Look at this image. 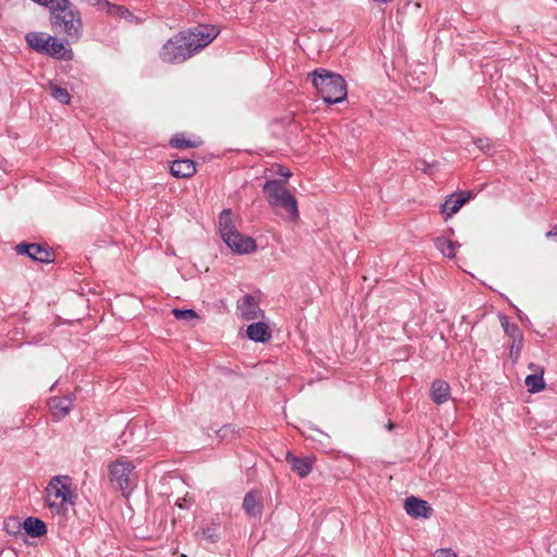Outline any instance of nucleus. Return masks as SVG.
Instances as JSON below:
<instances>
[{"mask_svg":"<svg viewBox=\"0 0 557 557\" xmlns=\"http://www.w3.org/2000/svg\"><path fill=\"white\" fill-rule=\"evenodd\" d=\"M309 76L317 92L326 103H339L346 99L347 86L339 74L325 69H317Z\"/></svg>","mask_w":557,"mask_h":557,"instance_id":"obj_1","label":"nucleus"},{"mask_svg":"<svg viewBox=\"0 0 557 557\" xmlns=\"http://www.w3.org/2000/svg\"><path fill=\"white\" fill-rule=\"evenodd\" d=\"M75 490L67 475L53 476L46 487V505L54 515H64L74 505Z\"/></svg>","mask_w":557,"mask_h":557,"instance_id":"obj_2","label":"nucleus"},{"mask_svg":"<svg viewBox=\"0 0 557 557\" xmlns=\"http://www.w3.org/2000/svg\"><path fill=\"white\" fill-rule=\"evenodd\" d=\"M189 37H172L163 45L160 57L164 62L180 63L207 47L215 37H198L197 42L188 41Z\"/></svg>","mask_w":557,"mask_h":557,"instance_id":"obj_3","label":"nucleus"},{"mask_svg":"<svg viewBox=\"0 0 557 557\" xmlns=\"http://www.w3.org/2000/svg\"><path fill=\"white\" fill-rule=\"evenodd\" d=\"M109 479L113 487L121 491L122 495L128 497L137 487L138 475L135 465L126 457H120L108 466Z\"/></svg>","mask_w":557,"mask_h":557,"instance_id":"obj_4","label":"nucleus"},{"mask_svg":"<svg viewBox=\"0 0 557 557\" xmlns=\"http://www.w3.org/2000/svg\"><path fill=\"white\" fill-rule=\"evenodd\" d=\"M263 193L271 207L285 210L287 219L290 221L298 219L297 200L281 182L267 181L263 185Z\"/></svg>","mask_w":557,"mask_h":557,"instance_id":"obj_5","label":"nucleus"},{"mask_svg":"<svg viewBox=\"0 0 557 557\" xmlns=\"http://www.w3.org/2000/svg\"><path fill=\"white\" fill-rule=\"evenodd\" d=\"M52 24L62 26V30L78 34L82 30V20L78 10L67 0L66 5L60 10H53Z\"/></svg>","mask_w":557,"mask_h":557,"instance_id":"obj_6","label":"nucleus"},{"mask_svg":"<svg viewBox=\"0 0 557 557\" xmlns=\"http://www.w3.org/2000/svg\"><path fill=\"white\" fill-rule=\"evenodd\" d=\"M238 315L246 321H253L263 318V311L259 306V299L250 294L244 295L237 300Z\"/></svg>","mask_w":557,"mask_h":557,"instance_id":"obj_7","label":"nucleus"},{"mask_svg":"<svg viewBox=\"0 0 557 557\" xmlns=\"http://www.w3.org/2000/svg\"><path fill=\"white\" fill-rule=\"evenodd\" d=\"M87 2L95 7L97 10L106 12L108 15L123 18L128 22L138 23L139 20L128 11V9L113 4L108 0H87Z\"/></svg>","mask_w":557,"mask_h":557,"instance_id":"obj_8","label":"nucleus"},{"mask_svg":"<svg viewBox=\"0 0 557 557\" xmlns=\"http://www.w3.org/2000/svg\"><path fill=\"white\" fill-rule=\"evenodd\" d=\"M473 194L471 191L465 190L458 194H451L445 200V202L441 207V212L445 215V219H449L451 215L457 213L460 208L467 203Z\"/></svg>","mask_w":557,"mask_h":557,"instance_id":"obj_9","label":"nucleus"},{"mask_svg":"<svg viewBox=\"0 0 557 557\" xmlns=\"http://www.w3.org/2000/svg\"><path fill=\"white\" fill-rule=\"evenodd\" d=\"M243 509L250 518L260 519L263 511V495L258 490L248 492L243 500Z\"/></svg>","mask_w":557,"mask_h":557,"instance_id":"obj_10","label":"nucleus"},{"mask_svg":"<svg viewBox=\"0 0 557 557\" xmlns=\"http://www.w3.org/2000/svg\"><path fill=\"white\" fill-rule=\"evenodd\" d=\"M15 250L18 255H27L35 261L44 263L52 261V252L47 247L38 244H18Z\"/></svg>","mask_w":557,"mask_h":557,"instance_id":"obj_11","label":"nucleus"},{"mask_svg":"<svg viewBox=\"0 0 557 557\" xmlns=\"http://www.w3.org/2000/svg\"><path fill=\"white\" fill-rule=\"evenodd\" d=\"M230 239L224 238V243L237 253H249L256 249L255 240L249 236H244L238 231L230 234Z\"/></svg>","mask_w":557,"mask_h":557,"instance_id":"obj_12","label":"nucleus"},{"mask_svg":"<svg viewBox=\"0 0 557 557\" xmlns=\"http://www.w3.org/2000/svg\"><path fill=\"white\" fill-rule=\"evenodd\" d=\"M405 510L412 518H423L426 519L432 515V507L429 505L426 500L417 498L414 496L407 497L405 499Z\"/></svg>","mask_w":557,"mask_h":557,"instance_id":"obj_13","label":"nucleus"},{"mask_svg":"<svg viewBox=\"0 0 557 557\" xmlns=\"http://www.w3.org/2000/svg\"><path fill=\"white\" fill-rule=\"evenodd\" d=\"M286 461L290 465L292 470L300 478H306L312 471L313 459L310 457L300 458L288 451L286 454Z\"/></svg>","mask_w":557,"mask_h":557,"instance_id":"obj_14","label":"nucleus"},{"mask_svg":"<svg viewBox=\"0 0 557 557\" xmlns=\"http://www.w3.org/2000/svg\"><path fill=\"white\" fill-rule=\"evenodd\" d=\"M49 46L46 50V54L51 55L57 59H71L72 51L66 47L62 37H48Z\"/></svg>","mask_w":557,"mask_h":557,"instance_id":"obj_15","label":"nucleus"},{"mask_svg":"<svg viewBox=\"0 0 557 557\" xmlns=\"http://www.w3.org/2000/svg\"><path fill=\"white\" fill-rule=\"evenodd\" d=\"M171 174L177 178H188L196 173V164L190 159H181L172 162Z\"/></svg>","mask_w":557,"mask_h":557,"instance_id":"obj_16","label":"nucleus"},{"mask_svg":"<svg viewBox=\"0 0 557 557\" xmlns=\"http://www.w3.org/2000/svg\"><path fill=\"white\" fill-rule=\"evenodd\" d=\"M247 336L249 339L257 343L268 342L272 334L269 325L262 321L251 323L247 327Z\"/></svg>","mask_w":557,"mask_h":557,"instance_id":"obj_17","label":"nucleus"},{"mask_svg":"<svg viewBox=\"0 0 557 557\" xmlns=\"http://www.w3.org/2000/svg\"><path fill=\"white\" fill-rule=\"evenodd\" d=\"M449 395H450V387H449L448 383H446L442 380H436L433 382V384L431 386V396L435 404H438V405L444 404L445 401L448 400Z\"/></svg>","mask_w":557,"mask_h":557,"instance_id":"obj_18","label":"nucleus"},{"mask_svg":"<svg viewBox=\"0 0 557 557\" xmlns=\"http://www.w3.org/2000/svg\"><path fill=\"white\" fill-rule=\"evenodd\" d=\"M219 228H220V233H221V236H222L223 239L224 238L230 239V237H228L230 234L237 231L235 225H234L233 219H232V211H231V209H224L220 213Z\"/></svg>","mask_w":557,"mask_h":557,"instance_id":"obj_19","label":"nucleus"},{"mask_svg":"<svg viewBox=\"0 0 557 557\" xmlns=\"http://www.w3.org/2000/svg\"><path fill=\"white\" fill-rule=\"evenodd\" d=\"M23 529L28 535L33 537L42 536L47 532V527L45 522L34 517L25 519V521L23 522Z\"/></svg>","mask_w":557,"mask_h":557,"instance_id":"obj_20","label":"nucleus"},{"mask_svg":"<svg viewBox=\"0 0 557 557\" xmlns=\"http://www.w3.org/2000/svg\"><path fill=\"white\" fill-rule=\"evenodd\" d=\"M72 408V400L67 397L53 398L50 401V410L57 419L64 418Z\"/></svg>","mask_w":557,"mask_h":557,"instance_id":"obj_21","label":"nucleus"},{"mask_svg":"<svg viewBox=\"0 0 557 557\" xmlns=\"http://www.w3.org/2000/svg\"><path fill=\"white\" fill-rule=\"evenodd\" d=\"M543 375L544 369H536V373L529 374L525 377L524 384L530 393L535 394L545 388V381Z\"/></svg>","mask_w":557,"mask_h":557,"instance_id":"obj_22","label":"nucleus"},{"mask_svg":"<svg viewBox=\"0 0 557 557\" xmlns=\"http://www.w3.org/2000/svg\"><path fill=\"white\" fill-rule=\"evenodd\" d=\"M435 247L447 258H454L456 256L457 248L459 245L446 237H437L435 239Z\"/></svg>","mask_w":557,"mask_h":557,"instance_id":"obj_23","label":"nucleus"},{"mask_svg":"<svg viewBox=\"0 0 557 557\" xmlns=\"http://www.w3.org/2000/svg\"><path fill=\"white\" fill-rule=\"evenodd\" d=\"M47 88L50 91V95L53 99L58 100L61 103H70L71 96L65 88H62L53 83H49Z\"/></svg>","mask_w":557,"mask_h":557,"instance_id":"obj_24","label":"nucleus"},{"mask_svg":"<svg viewBox=\"0 0 557 557\" xmlns=\"http://www.w3.org/2000/svg\"><path fill=\"white\" fill-rule=\"evenodd\" d=\"M499 320H500V324H502V327L504 329L505 333L511 339L523 338L519 326L515 323H510L509 319L506 315H500Z\"/></svg>","mask_w":557,"mask_h":557,"instance_id":"obj_25","label":"nucleus"},{"mask_svg":"<svg viewBox=\"0 0 557 557\" xmlns=\"http://www.w3.org/2000/svg\"><path fill=\"white\" fill-rule=\"evenodd\" d=\"M221 28L216 25L202 24L197 27L190 28L187 35H219L221 33Z\"/></svg>","mask_w":557,"mask_h":557,"instance_id":"obj_26","label":"nucleus"},{"mask_svg":"<svg viewBox=\"0 0 557 557\" xmlns=\"http://www.w3.org/2000/svg\"><path fill=\"white\" fill-rule=\"evenodd\" d=\"M170 145L176 149H187L198 147L200 143L186 139L183 135H175L173 138H171Z\"/></svg>","mask_w":557,"mask_h":557,"instance_id":"obj_27","label":"nucleus"},{"mask_svg":"<svg viewBox=\"0 0 557 557\" xmlns=\"http://www.w3.org/2000/svg\"><path fill=\"white\" fill-rule=\"evenodd\" d=\"M25 39L30 48L46 54L49 46L48 37H25Z\"/></svg>","mask_w":557,"mask_h":557,"instance_id":"obj_28","label":"nucleus"},{"mask_svg":"<svg viewBox=\"0 0 557 557\" xmlns=\"http://www.w3.org/2000/svg\"><path fill=\"white\" fill-rule=\"evenodd\" d=\"M220 523L218 522H211L205 528H202V535L208 541L214 543L220 537Z\"/></svg>","mask_w":557,"mask_h":557,"instance_id":"obj_29","label":"nucleus"},{"mask_svg":"<svg viewBox=\"0 0 557 557\" xmlns=\"http://www.w3.org/2000/svg\"><path fill=\"white\" fill-rule=\"evenodd\" d=\"M22 524L21 522L15 518H9L4 520V530L10 533L16 535L21 532Z\"/></svg>","mask_w":557,"mask_h":557,"instance_id":"obj_30","label":"nucleus"},{"mask_svg":"<svg viewBox=\"0 0 557 557\" xmlns=\"http://www.w3.org/2000/svg\"><path fill=\"white\" fill-rule=\"evenodd\" d=\"M173 315L177 320H193L197 318V313L191 309H173Z\"/></svg>","mask_w":557,"mask_h":557,"instance_id":"obj_31","label":"nucleus"},{"mask_svg":"<svg viewBox=\"0 0 557 557\" xmlns=\"http://www.w3.org/2000/svg\"><path fill=\"white\" fill-rule=\"evenodd\" d=\"M35 2L46 5L50 9L51 12L53 10H60L66 5L67 0H34Z\"/></svg>","mask_w":557,"mask_h":557,"instance_id":"obj_32","label":"nucleus"},{"mask_svg":"<svg viewBox=\"0 0 557 557\" xmlns=\"http://www.w3.org/2000/svg\"><path fill=\"white\" fill-rule=\"evenodd\" d=\"M522 345H523V338H518V339L511 341L509 355L513 361L518 360L520 352L522 350Z\"/></svg>","mask_w":557,"mask_h":557,"instance_id":"obj_33","label":"nucleus"},{"mask_svg":"<svg viewBox=\"0 0 557 557\" xmlns=\"http://www.w3.org/2000/svg\"><path fill=\"white\" fill-rule=\"evenodd\" d=\"M476 147L483 152L487 153L491 150V141L487 138H479L475 141Z\"/></svg>","mask_w":557,"mask_h":557,"instance_id":"obj_34","label":"nucleus"},{"mask_svg":"<svg viewBox=\"0 0 557 557\" xmlns=\"http://www.w3.org/2000/svg\"><path fill=\"white\" fill-rule=\"evenodd\" d=\"M434 557H458V556L450 548H441L435 552Z\"/></svg>","mask_w":557,"mask_h":557,"instance_id":"obj_35","label":"nucleus"},{"mask_svg":"<svg viewBox=\"0 0 557 557\" xmlns=\"http://www.w3.org/2000/svg\"><path fill=\"white\" fill-rule=\"evenodd\" d=\"M546 237L557 242V225L546 233Z\"/></svg>","mask_w":557,"mask_h":557,"instance_id":"obj_36","label":"nucleus"},{"mask_svg":"<svg viewBox=\"0 0 557 557\" xmlns=\"http://www.w3.org/2000/svg\"><path fill=\"white\" fill-rule=\"evenodd\" d=\"M529 369L533 371V373H536V369H544L542 366H539L534 362L529 363Z\"/></svg>","mask_w":557,"mask_h":557,"instance_id":"obj_37","label":"nucleus"},{"mask_svg":"<svg viewBox=\"0 0 557 557\" xmlns=\"http://www.w3.org/2000/svg\"><path fill=\"white\" fill-rule=\"evenodd\" d=\"M282 175H284L285 177H289L290 176V173L289 172H283L281 173Z\"/></svg>","mask_w":557,"mask_h":557,"instance_id":"obj_38","label":"nucleus"},{"mask_svg":"<svg viewBox=\"0 0 557 557\" xmlns=\"http://www.w3.org/2000/svg\"><path fill=\"white\" fill-rule=\"evenodd\" d=\"M387 428H388L389 430H392V429H393V424H392V423L387 424Z\"/></svg>","mask_w":557,"mask_h":557,"instance_id":"obj_39","label":"nucleus"}]
</instances>
